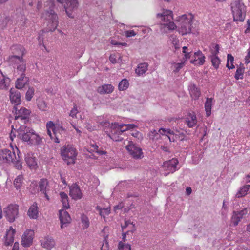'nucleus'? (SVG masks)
Masks as SVG:
<instances>
[{
  "label": "nucleus",
  "mask_w": 250,
  "mask_h": 250,
  "mask_svg": "<svg viewBox=\"0 0 250 250\" xmlns=\"http://www.w3.org/2000/svg\"><path fill=\"white\" fill-rule=\"evenodd\" d=\"M60 196L61 197V200L68 198L67 195L64 192H61L60 193Z\"/></svg>",
  "instance_id": "nucleus-64"
},
{
  "label": "nucleus",
  "mask_w": 250,
  "mask_h": 250,
  "mask_svg": "<svg viewBox=\"0 0 250 250\" xmlns=\"http://www.w3.org/2000/svg\"><path fill=\"white\" fill-rule=\"evenodd\" d=\"M130 226V228H133V229L131 230V232H133L134 230V225L132 224V223H130L129 221H125V224L122 226V228L123 230L125 229L126 228Z\"/></svg>",
  "instance_id": "nucleus-56"
},
{
  "label": "nucleus",
  "mask_w": 250,
  "mask_h": 250,
  "mask_svg": "<svg viewBox=\"0 0 250 250\" xmlns=\"http://www.w3.org/2000/svg\"><path fill=\"white\" fill-rule=\"evenodd\" d=\"M28 79L25 77V74H21L20 78H18L15 83L16 88L17 89H22L27 83Z\"/></svg>",
  "instance_id": "nucleus-28"
},
{
  "label": "nucleus",
  "mask_w": 250,
  "mask_h": 250,
  "mask_svg": "<svg viewBox=\"0 0 250 250\" xmlns=\"http://www.w3.org/2000/svg\"><path fill=\"white\" fill-rule=\"evenodd\" d=\"M45 33V31L44 30H42L39 33V36H38V41L39 42V44L42 45V46L44 47V48H46L45 46L43 44V34Z\"/></svg>",
  "instance_id": "nucleus-53"
},
{
  "label": "nucleus",
  "mask_w": 250,
  "mask_h": 250,
  "mask_svg": "<svg viewBox=\"0 0 250 250\" xmlns=\"http://www.w3.org/2000/svg\"><path fill=\"white\" fill-rule=\"evenodd\" d=\"M234 57L230 54L227 55V62L226 66L229 69H233L235 67L233 65Z\"/></svg>",
  "instance_id": "nucleus-41"
},
{
  "label": "nucleus",
  "mask_w": 250,
  "mask_h": 250,
  "mask_svg": "<svg viewBox=\"0 0 250 250\" xmlns=\"http://www.w3.org/2000/svg\"><path fill=\"white\" fill-rule=\"evenodd\" d=\"M16 129H14V131H13L12 129L11 131V133L9 134V138L12 142L13 141L14 139L16 137Z\"/></svg>",
  "instance_id": "nucleus-62"
},
{
  "label": "nucleus",
  "mask_w": 250,
  "mask_h": 250,
  "mask_svg": "<svg viewBox=\"0 0 250 250\" xmlns=\"http://www.w3.org/2000/svg\"><path fill=\"white\" fill-rule=\"evenodd\" d=\"M212 98H207V100L205 103V108L207 116H209L211 114V106H212Z\"/></svg>",
  "instance_id": "nucleus-35"
},
{
  "label": "nucleus",
  "mask_w": 250,
  "mask_h": 250,
  "mask_svg": "<svg viewBox=\"0 0 250 250\" xmlns=\"http://www.w3.org/2000/svg\"><path fill=\"white\" fill-rule=\"evenodd\" d=\"M18 206L16 204L9 205L4 209V213L8 221L13 222L18 215Z\"/></svg>",
  "instance_id": "nucleus-11"
},
{
  "label": "nucleus",
  "mask_w": 250,
  "mask_h": 250,
  "mask_svg": "<svg viewBox=\"0 0 250 250\" xmlns=\"http://www.w3.org/2000/svg\"><path fill=\"white\" fill-rule=\"evenodd\" d=\"M61 201H62V205H63V207L64 208H69L70 206H69V202H68V198L63 199V200H62Z\"/></svg>",
  "instance_id": "nucleus-58"
},
{
  "label": "nucleus",
  "mask_w": 250,
  "mask_h": 250,
  "mask_svg": "<svg viewBox=\"0 0 250 250\" xmlns=\"http://www.w3.org/2000/svg\"><path fill=\"white\" fill-rule=\"evenodd\" d=\"M124 130H122L120 125L112 124L110 127V131L108 135L113 141H120L123 139L121 136Z\"/></svg>",
  "instance_id": "nucleus-10"
},
{
  "label": "nucleus",
  "mask_w": 250,
  "mask_h": 250,
  "mask_svg": "<svg viewBox=\"0 0 250 250\" xmlns=\"http://www.w3.org/2000/svg\"><path fill=\"white\" fill-rule=\"evenodd\" d=\"M193 19V15L190 13L184 14L179 17L177 20L178 30L180 34L184 35L190 33Z\"/></svg>",
  "instance_id": "nucleus-2"
},
{
  "label": "nucleus",
  "mask_w": 250,
  "mask_h": 250,
  "mask_svg": "<svg viewBox=\"0 0 250 250\" xmlns=\"http://www.w3.org/2000/svg\"><path fill=\"white\" fill-rule=\"evenodd\" d=\"M16 233L15 229L12 227H10L9 229L6 230V233L4 237V244L6 246L12 245L14 242V235Z\"/></svg>",
  "instance_id": "nucleus-17"
},
{
  "label": "nucleus",
  "mask_w": 250,
  "mask_h": 250,
  "mask_svg": "<svg viewBox=\"0 0 250 250\" xmlns=\"http://www.w3.org/2000/svg\"><path fill=\"white\" fill-rule=\"evenodd\" d=\"M23 176L22 175L18 176L14 181V185L15 188L18 190L20 189L22 184Z\"/></svg>",
  "instance_id": "nucleus-39"
},
{
  "label": "nucleus",
  "mask_w": 250,
  "mask_h": 250,
  "mask_svg": "<svg viewBox=\"0 0 250 250\" xmlns=\"http://www.w3.org/2000/svg\"><path fill=\"white\" fill-rule=\"evenodd\" d=\"M171 38H172V43L173 44H174L175 45V48H177L178 47L176 46L177 45H178V43H179V41L178 40V39L177 38H176V37H173V36H171Z\"/></svg>",
  "instance_id": "nucleus-63"
},
{
  "label": "nucleus",
  "mask_w": 250,
  "mask_h": 250,
  "mask_svg": "<svg viewBox=\"0 0 250 250\" xmlns=\"http://www.w3.org/2000/svg\"><path fill=\"white\" fill-rule=\"evenodd\" d=\"M245 62L247 64L250 62V47L248 49L247 54L245 58Z\"/></svg>",
  "instance_id": "nucleus-61"
},
{
  "label": "nucleus",
  "mask_w": 250,
  "mask_h": 250,
  "mask_svg": "<svg viewBox=\"0 0 250 250\" xmlns=\"http://www.w3.org/2000/svg\"><path fill=\"white\" fill-rule=\"evenodd\" d=\"M14 158H16L15 152L6 148L0 150V164H10L13 161Z\"/></svg>",
  "instance_id": "nucleus-8"
},
{
  "label": "nucleus",
  "mask_w": 250,
  "mask_h": 250,
  "mask_svg": "<svg viewBox=\"0 0 250 250\" xmlns=\"http://www.w3.org/2000/svg\"><path fill=\"white\" fill-rule=\"evenodd\" d=\"M65 131V129L63 128L62 125V123H57L55 124V128L54 129L53 134L55 137V142L57 143H59L60 142L59 135L58 134H61L62 132Z\"/></svg>",
  "instance_id": "nucleus-31"
},
{
  "label": "nucleus",
  "mask_w": 250,
  "mask_h": 250,
  "mask_svg": "<svg viewBox=\"0 0 250 250\" xmlns=\"http://www.w3.org/2000/svg\"><path fill=\"white\" fill-rule=\"evenodd\" d=\"M244 70L243 68H238L235 75V78L236 80L242 79L243 78Z\"/></svg>",
  "instance_id": "nucleus-47"
},
{
  "label": "nucleus",
  "mask_w": 250,
  "mask_h": 250,
  "mask_svg": "<svg viewBox=\"0 0 250 250\" xmlns=\"http://www.w3.org/2000/svg\"><path fill=\"white\" fill-rule=\"evenodd\" d=\"M126 149L129 154L135 159H140L143 157V152L142 149L132 142L126 146Z\"/></svg>",
  "instance_id": "nucleus-9"
},
{
  "label": "nucleus",
  "mask_w": 250,
  "mask_h": 250,
  "mask_svg": "<svg viewBox=\"0 0 250 250\" xmlns=\"http://www.w3.org/2000/svg\"><path fill=\"white\" fill-rule=\"evenodd\" d=\"M61 155L62 159L68 165L73 164L75 163L77 151L72 145H65L61 148Z\"/></svg>",
  "instance_id": "nucleus-4"
},
{
  "label": "nucleus",
  "mask_w": 250,
  "mask_h": 250,
  "mask_svg": "<svg viewBox=\"0 0 250 250\" xmlns=\"http://www.w3.org/2000/svg\"><path fill=\"white\" fill-rule=\"evenodd\" d=\"M114 87L111 84H104L97 88V92L101 94H109L114 90Z\"/></svg>",
  "instance_id": "nucleus-30"
},
{
  "label": "nucleus",
  "mask_w": 250,
  "mask_h": 250,
  "mask_svg": "<svg viewBox=\"0 0 250 250\" xmlns=\"http://www.w3.org/2000/svg\"><path fill=\"white\" fill-rule=\"evenodd\" d=\"M10 99L11 103L15 105L21 104V95L20 92L15 89L11 88L10 90Z\"/></svg>",
  "instance_id": "nucleus-24"
},
{
  "label": "nucleus",
  "mask_w": 250,
  "mask_h": 250,
  "mask_svg": "<svg viewBox=\"0 0 250 250\" xmlns=\"http://www.w3.org/2000/svg\"><path fill=\"white\" fill-rule=\"evenodd\" d=\"M178 164V160L174 158L164 162L162 165V168L165 172L164 175L167 176L169 173L174 172L177 170Z\"/></svg>",
  "instance_id": "nucleus-12"
},
{
  "label": "nucleus",
  "mask_w": 250,
  "mask_h": 250,
  "mask_svg": "<svg viewBox=\"0 0 250 250\" xmlns=\"http://www.w3.org/2000/svg\"><path fill=\"white\" fill-rule=\"evenodd\" d=\"M117 55L115 53L111 54L109 57V60L112 63L117 62Z\"/></svg>",
  "instance_id": "nucleus-60"
},
{
  "label": "nucleus",
  "mask_w": 250,
  "mask_h": 250,
  "mask_svg": "<svg viewBox=\"0 0 250 250\" xmlns=\"http://www.w3.org/2000/svg\"><path fill=\"white\" fill-rule=\"evenodd\" d=\"M14 109L16 111L15 117V124L21 122L23 124V125H25L26 123L28 121L29 117L31 113L30 110L25 107H21L18 111L16 107H14Z\"/></svg>",
  "instance_id": "nucleus-7"
},
{
  "label": "nucleus",
  "mask_w": 250,
  "mask_h": 250,
  "mask_svg": "<svg viewBox=\"0 0 250 250\" xmlns=\"http://www.w3.org/2000/svg\"><path fill=\"white\" fill-rule=\"evenodd\" d=\"M247 213L246 209L239 211H234L231 217L230 225L236 226L242 218L243 216Z\"/></svg>",
  "instance_id": "nucleus-19"
},
{
  "label": "nucleus",
  "mask_w": 250,
  "mask_h": 250,
  "mask_svg": "<svg viewBox=\"0 0 250 250\" xmlns=\"http://www.w3.org/2000/svg\"><path fill=\"white\" fill-rule=\"evenodd\" d=\"M125 33L126 37H130L136 35V33L134 31V30L126 31L125 32Z\"/></svg>",
  "instance_id": "nucleus-59"
},
{
  "label": "nucleus",
  "mask_w": 250,
  "mask_h": 250,
  "mask_svg": "<svg viewBox=\"0 0 250 250\" xmlns=\"http://www.w3.org/2000/svg\"><path fill=\"white\" fill-rule=\"evenodd\" d=\"M39 188L40 191L44 194V196L47 200H49L48 195L46 191L49 190L48 182L46 179H42L39 182Z\"/></svg>",
  "instance_id": "nucleus-26"
},
{
  "label": "nucleus",
  "mask_w": 250,
  "mask_h": 250,
  "mask_svg": "<svg viewBox=\"0 0 250 250\" xmlns=\"http://www.w3.org/2000/svg\"><path fill=\"white\" fill-rule=\"evenodd\" d=\"M118 250H131V245L120 241L118 246Z\"/></svg>",
  "instance_id": "nucleus-46"
},
{
  "label": "nucleus",
  "mask_w": 250,
  "mask_h": 250,
  "mask_svg": "<svg viewBox=\"0 0 250 250\" xmlns=\"http://www.w3.org/2000/svg\"><path fill=\"white\" fill-rule=\"evenodd\" d=\"M34 92L35 89L33 87H29L25 95V98L27 101H30L31 100L32 98L34 95Z\"/></svg>",
  "instance_id": "nucleus-45"
},
{
  "label": "nucleus",
  "mask_w": 250,
  "mask_h": 250,
  "mask_svg": "<svg viewBox=\"0 0 250 250\" xmlns=\"http://www.w3.org/2000/svg\"><path fill=\"white\" fill-rule=\"evenodd\" d=\"M81 221L82 224L83 229H87L89 226V221L88 218L86 215L83 214L81 216Z\"/></svg>",
  "instance_id": "nucleus-42"
},
{
  "label": "nucleus",
  "mask_w": 250,
  "mask_h": 250,
  "mask_svg": "<svg viewBox=\"0 0 250 250\" xmlns=\"http://www.w3.org/2000/svg\"><path fill=\"white\" fill-rule=\"evenodd\" d=\"M8 85H7L5 79L3 78L0 80V89H7Z\"/></svg>",
  "instance_id": "nucleus-57"
},
{
  "label": "nucleus",
  "mask_w": 250,
  "mask_h": 250,
  "mask_svg": "<svg viewBox=\"0 0 250 250\" xmlns=\"http://www.w3.org/2000/svg\"><path fill=\"white\" fill-rule=\"evenodd\" d=\"M108 235H104V236L103 243L101 247V250H108L109 249V245L108 242Z\"/></svg>",
  "instance_id": "nucleus-43"
},
{
  "label": "nucleus",
  "mask_w": 250,
  "mask_h": 250,
  "mask_svg": "<svg viewBox=\"0 0 250 250\" xmlns=\"http://www.w3.org/2000/svg\"><path fill=\"white\" fill-rule=\"evenodd\" d=\"M46 127L47 129V134L50 136V137L52 139V136L51 133V131L54 133V129L55 128V124L53 123L52 121H48L46 125Z\"/></svg>",
  "instance_id": "nucleus-36"
},
{
  "label": "nucleus",
  "mask_w": 250,
  "mask_h": 250,
  "mask_svg": "<svg viewBox=\"0 0 250 250\" xmlns=\"http://www.w3.org/2000/svg\"><path fill=\"white\" fill-rule=\"evenodd\" d=\"M42 17L48 20L49 22V24L47 25V32H52L56 29L58 25V17L53 10H50L49 11H45L44 13H42Z\"/></svg>",
  "instance_id": "nucleus-6"
},
{
  "label": "nucleus",
  "mask_w": 250,
  "mask_h": 250,
  "mask_svg": "<svg viewBox=\"0 0 250 250\" xmlns=\"http://www.w3.org/2000/svg\"><path fill=\"white\" fill-rule=\"evenodd\" d=\"M250 190V185H246L242 187L238 192L236 196L238 198L246 196Z\"/></svg>",
  "instance_id": "nucleus-33"
},
{
  "label": "nucleus",
  "mask_w": 250,
  "mask_h": 250,
  "mask_svg": "<svg viewBox=\"0 0 250 250\" xmlns=\"http://www.w3.org/2000/svg\"><path fill=\"white\" fill-rule=\"evenodd\" d=\"M79 113V111L77 105L75 104L73 108L70 110L69 116L73 118L77 117V114Z\"/></svg>",
  "instance_id": "nucleus-52"
},
{
  "label": "nucleus",
  "mask_w": 250,
  "mask_h": 250,
  "mask_svg": "<svg viewBox=\"0 0 250 250\" xmlns=\"http://www.w3.org/2000/svg\"><path fill=\"white\" fill-rule=\"evenodd\" d=\"M25 162L29 167L31 169H36L38 164L36 157L32 154H27L25 158Z\"/></svg>",
  "instance_id": "nucleus-25"
},
{
  "label": "nucleus",
  "mask_w": 250,
  "mask_h": 250,
  "mask_svg": "<svg viewBox=\"0 0 250 250\" xmlns=\"http://www.w3.org/2000/svg\"><path fill=\"white\" fill-rule=\"evenodd\" d=\"M70 196L73 199L78 200L82 197V193L80 187L76 184H73L70 187Z\"/></svg>",
  "instance_id": "nucleus-20"
},
{
  "label": "nucleus",
  "mask_w": 250,
  "mask_h": 250,
  "mask_svg": "<svg viewBox=\"0 0 250 250\" xmlns=\"http://www.w3.org/2000/svg\"><path fill=\"white\" fill-rule=\"evenodd\" d=\"M159 133L156 130L150 131L148 136L150 139L156 140L160 137V134L162 135L166 136L170 142H174L177 138V135L175 134L173 130L169 129H165L161 128L159 130Z\"/></svg>",
  "instance_id": "nucleus-5"
},
{
  "label": "nucleus",
  "mask_w": 250,
  "mask_h": 250,
  "mask_svg": "<svg viewBox=\"0 0 250 250\" xmlns=\"http://www.w3.org/2000/svg\"><path fill=\"white\" fill-rule=\"evenodd\" d=\"M188 90L191 97L194 100L198 99L200 95L201 91L200 89L194 84H191L188 86Z\"/></svg>",
  "instance_id": "nucleus-27"
},
{
  "label": "nucleus",
  "mask_w": 250,
  "mask_h": 250,
  "mask_svg": "<svg viewBox=\"0 0 250 250\" xmlns=\"http://www.w3.org/2000/svg\"><path fill=\"white\" fill-rule=\"evenodd\" d=\"M185 63L181 62V63H173V67L174 68L173 72L175 73H177L179 71V70L184 66Z\"/></svg>",
  "instance_id": "nucleus-50"
},
{
  "label": "nucleus",
  "mask_w": 250,
  "mask_h": 250,
  "mask_svg": "<svg viewBox=\"0 0 250 250\" xmlns=\"http://www.w3.org/2000/svg\"><path fill=\"white\" fill-rule=\"evenodd\" d=\"M148 65L146 63H142L138 64L135 70V72L138 76L145 74L148 69Z\"/></svg>",
  "instance_id": "nucleus-32"
},
{
  "label": "nucleus",
  "mask_w": 250,
  "mask_h": 250,
  "mask_svg": "<svg viewBox=\"0 0 250 250\" xmlns=\"http://www.w3.org/2000/svg\"><path fill=\"white\" fill-rule=\"evenodd\" d=\"M98 146L96 144H90V149L91 151L95 152H97L98 154L100 155H103L106 154V152L103 150H98Z\"/></svg>",
  "instance_id": "nucleus-44"
},
{
  "label": "nucleus",
  "mask_w": 250,
  "mask_h": 250,
  "mask_svg": "<svg viewBox=\"0 0 250 250\" xmlns=\"http://www.w3.org/2000/svg\"><path fill=\"white\" fill-rule=\"evenodd\" d=\"M194 59L191 60L190 62L195 65H203L205 62V57L200 51L196 52L194 54Z\"/></svg>",
  "instance_id": "nucleus-23"
},
{
  "label": "nucleus",
  "mask_w": 250,
  "mask_h": 250,
  "mask_svg": "<svg viewBox=\"0 0 250 250\" xmlns=\"http://www.w3.org/2000/svg\"><path fill=\"white\" fill-rule=\"evenodd\" d=\"M18 157L14 158L13 161L11 162L14 165V167L18 170H21L22 168V162L20 159L19 155L17 154Z\"/></svg>",
  "instance_id": "nucleus-37"
},
{
  "label": "nucleus",
  "mask_w": 250,
  "mask_h": 250,
  "mask_svg": "<svg viewBox=\"0 0 250 250\" xmlns=\"http://www.w3.org/2000/svg\"><path fill=\"white\" fill-rule=\"evenodd\" d=\"M158 19H160L164 23L173 20L172 11L169 10L163 9L162 13H158L156 15Z\"/></svg>",
  "instance_id": "nucleus-18"
},
{
  "label": "nucleus",
  "mask_w": 250,
  "mask_h": 250,
  "mask_svg": "<svg viewBox=\"0 0 250 250\" xmlns=\"http://www.w3.org/2000/svg\"><path fill=\"white\" fill-rule=\"evenodd\" d=\"M165 26L167 27L169 30H174L176 28V25L171 21H169L166 23H163Z\"/></svg>",
  "instance_id": "nucleus-51"
},
{
  "label": "nucleus",
  "mask_w": 250,
  "mask_h": 250,
  "mask_svg": "<svg viewBox=\"0 0 250 250\" xmlns=\"http://www.w3.org/2000/svg\"><path fill=\"white\" fill-rule=\"evenodd\" d=\"M97 210L99 211L100 215L103 217L104 220H105V216L108 215L110 213V208H102L100 207L97 206Z\"/></svg>",
  "instance_id": "nucleus-38"
},
{
  "label": "nucleus",
  "mask_w": 250,
  "mask_h": 250,
  "mask_svg": "<svg viewBox=\"0 0 250 250\" xmlns=\"http://www.w3.org/2000/svg\"><path fill=\"white\" fill-rule=\"evenodd\" d=\"M228 205H229V202H227V201H224L223 202V206H222V215H225L227 212H228Z\"/></svg>",
  "instance_id": "nucleus-55"
},
{
  "label": "nucleus",
  "mask_w": 250,
  "mask_h": 250,
  "mask_svg": "<svg viewBox=\"0 0 250 250\" xmlns=\"http://www.w3.org/2000/svg\"><path fill=\"white\" fill-rule=\"evenodd\" d=\"M78 0H64V8L67 15L71 18H74L73 12L77 9Z\"/></svg>",
  "instance_id": "nucleus-13"
},
{
  "label": "nucleus",
  "mask_w": 250,
  "mask_h": 250,
  "mask_svg": "<svg viewBox=\"0 0 250 250\" xmlns=\"http://www.w3.org/2000/svg\"><path fill=\"white\" fill-rule=\"evenodd\" d=\"M38 107L42 111H45L47 110V104L44 101L41 100L38 102Z\"/></svg>",
  "instance_id": "nucleus-48"
},
{
  "label": "nucleus",
  "mask_w": 250,
  "mask_h": 250,
  "mask_svg": "<svg viewBox=\"0 0 250 250\" xmlns=\"http://www.w3.org/2000/svg\"><path fill=\"white\" fill-rule=\"evenodd\" d=\"M120 125L122 127V130H124V132L127 130L133 129L136 127L134 124H121Z\"/></svg>",
  "instance_id": "nucleus-49"
},
{
  "label": "nucleus",
  "mask_w": 250,
  "mask_h": 250,
  "mask_svg": "<svg viewBox=\"0 0 250 250\" xmlns=\"http://www.w3.org/2000/svg\"><path fill=\"white\" fill-rule=\"evenodd\" d=\"M41 245L42 247L49 250L55 247V242L52 238L45 236L41 240Z\"/></svg>",
  "instance_id": "nucleus-22"
},
{
  "label": "nucleus",
  "mask_w": 250,
  "mask_h": 250,
  "mask_svg": "<svg viewBox=\"0 0 250 250\" xmlns=\"http://www.w3.org/2000/svg\"><path fill=\"white\" fill-rule=\"evenodd\" d=\"M219 52V45L217 44H212L210 47L209 57L212 65L215 68L219 67V58L218 53Z\"/></svg>",
  "instance_id": "nucleus-14"
},
{
  "label": "nucleus",
  "mask_w": 250,
  "mask_h": 250,
  "mask_svg": "<svg viewBox=\"0 0 250 250\" xmlns=\"http://www.w3.org/2000/svg\"><path fill=\"white\" fill-rule=\"evenodd\" d=\"M129 86V82L127 79L122 80L119 83L118 89L120 91L126 90Z\"/></svg>",
  "instance_id": "nucleus-40"
},
{
  "label": "nucleus",
  "mask_w": 250,
  "mask_h": 250,
  "mask_svg": "<svg viewBox=\"0 0 250 250\" xmlns=\"http://www.w3.org/2000/svg\"><path fill=\"white\" fill-rule=\"evenodd\" d=\"M19 137L23 141L27 142L28 145L38 146L41 144L42 139L35 131L25 125H19L16 126Z\"/></svg>",
  "instance_id": "nucleus-1"
},
{
  "label": "nucleus",
  "mask_w": 250,
  "mask_h": 250,
  "mask_svg": "<svg viewBox=\"0 0 250 250\" xmlns=\"http://www.w3.org/2000/svg\"><path fill=\"white\" fill-rule=\"evenodd\" d=\"M39 213L38 207L36 203H34L29 208L28 215L31 219H37Z\"/></svg>",
  "instance_id": "nucleus-29"
},
{
  "label": "nucleus",
  "mask_w": 250,
  "mask_h": 250,
  "mask_svg": "<svg viewBox=\"0 0 250 250\" xmlns=\"http://www.w3.org/2000/svg\"><path fill=\"white\" fill-rule=\"evenodd\" d=\"M230 5L234 21H243L246 16V6L242 0H234Z\"/></svg>",
  "instance_id": "nucleus-3"
},
{
  "label": "nucleus",
  "mask_w": 250,
  "mask_h": 250,
  "mask_svg": "<svg viewBox=\"0 0 250 250\" xmlns=\"http://www.w3.org/2000/svg\"><path fill=\"white\" fill-rule=\"evenodd\" d=\"M185 123L189 128L195 126L197 123V119L195 113L193 112L188 113L185 118Z\"/></svg>",
  "instance_id": "nucleus-21"
},
{
  "label": "nucleus",
  "mask_w": 250,
  "mask_h": 250,
  "mask_svg": "<svg viewBox=\"0 0 250 250\" xmlns=\"http://www.w3.org/2000/svg\"><path fill=\"white\" fill-rule=\"evenodd\" d=\"M188 50V48L186 46H184L183 47V53L184 54L185 58L186 60H188L191 57V51L188 52L187 50Z\"/></svg>",
  "instance_id": "nucleus-54"
},
{
  "label": "nucleus",
  "mask_w": 250,
  "mask_h": 250,
  "mask_svg": "<svg viewBox=\"0 0 250 250\" xmlns=\"http://www.w3.org/2000/svg\"><path fill=\"white\" fill-rule=\"evenodd\" d=\"M59 219L61 223V229L66 227L67 225L70 223L71 221L70 215L64 210H60L59 211Z\"/></svg>",
  "instance_id": "nucleus-16"
},
{
  "label": "nucleus",
  "mask_w": 250,
  "mask_h": 250,
  "mask_svg": "<svg viewBox=\"0 0 250 250\" xmlns=\"http://www.w3.org/2000/svg\"><path fill=\"white\" fill-rule=\"evenodd\" d=\"M14 57L18 58L20 61V64L17 68V70L21 72V74H24L26 70V64L25 62L23 61L22 58H20L17 56H14Z\"/></svg>",
  "instance_id": "nucleus-34"
},
{
  "label": "nucleus",
  "mask_w": 250,
  "mask_h": 250,
  "mask_svg": "<svg viewBox=\"0 0 250 250\" xmlns=\"http://www.w3.org/2000/svg\"><path fill=\"white\" fill-rule=\"evenodd\" d=\"M34 236V231L32 229L26 230L21 237V244L24 247H30L32 243Z\"/></svg>",
  "instance_id": "nucleus-15"
}]
</instances>
